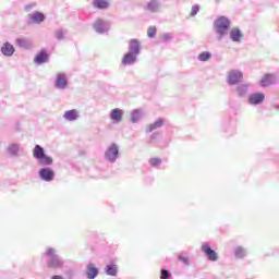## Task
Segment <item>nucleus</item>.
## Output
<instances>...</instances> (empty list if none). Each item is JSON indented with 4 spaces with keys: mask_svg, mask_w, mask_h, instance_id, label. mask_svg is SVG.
Segmentation results:
<instances>
[{
    "mask_svg": "<svg viewBox=\"0 0 279 279\" xmlns=\"http://www.w3.org/2000/svg\"><path fill=\"white\" fill-rule=\"evenodd\" d=\"M143 46L138 39H130L129 41V51L124 53L121 64L123 66H134L141 56Z\"/></svg>",
    "mask_w": 279,
    "mask_h": 279,
    "instance_id": "nucleus-1",
    "label": "nucleus"
},
{
    "mask_svg": "<svg viewBox=\"0 0 279 279\" xmlns=\"http://www.w3.org/2000/svg\"><path fill=\"white\" fill-rule=\"evenodd\" d=\"M44 256H47V267L49 269H62L64 267V260L58 253L54 251V248H47V251L44 253Z\"/></svg>",
    "mask_w": 279,
    "mask_h": 279,
    "instance_id": "nucleus-2",
    "label": "nucleus"
},
{
    "mask_svg": "<svg viewBox=\"0 0 279 279\" xmlns=\"http://www.w3.org/2000/svg\"><path fill=\"white\" fill-rule=\"evenodd\" d=\"M33 156L38 160L40 167H51V165H53V158L47 156V154H45V148L40 145H35Z\"/></svg>",
    "mask_w": 279,
    "mask_h": 279,
    "instance_id": "nucleus-3",
    "label": "nucleus"
},
{
    "mask_svg": "<svg viewBox=\"0 0 279 279\" xmlns=\"http://www.w3.org/2000/svg\"><path fill=\"white\" fill-rule=\"evenodd\" d=\"M216 34H218L219 40L226 36L230 29V20L226 16H220L215 21Z\"/></svg>",
    "mask_w": 279,
    "mask_h": 279,
    "instance_id": "nucleus-4",
    "label": "nucleus"
},
{
    "mask_svg": "<svg viewBox=\"0 0 279 279\" xmlns=\"http://www.w3.org/2000/svg\"><path fill=\"white\" fill-rule=\"evenodd\" d=\"M119 156H120L119 145H117V143H112L106 149L104 159L106 160V162H110V165H114V162H117V160L119 159Z\"/></svg>",
    "mask_w": 279,
    "mask_h": 279,
    "instance_id": "nucleus-5",
    "label": "nucleus"
},
{
    "mask_svg": "<svg viewBox=\"0 0 279 279\" xmlns=\"http://www.w3.org/2000/svg\"><path fill=\"white\" fill-rule=\"evenodd\" d=\"M243 82V72L241 70H230L227 73V84L229 86H236V84H241Z\"/></svg>",
    "mask_w": 279,
    "mask_h": 279,
    "instance_id": "nucleus-6",
    "label": "nucleus"
},
{
    "mask_svg": "<svg viewBox=\"0 0 279 279\" xmlns=\"http://www.w3.org/2000/svg\"><path fill=\"white\" fill-rule=\"evenodd\" d=\"M93 27L96 34H108V32H110V23L106 20H96Z\"/></svg>",
    "mask_w": 279,
    "mask_h": 279,
    "instance_id": "nucleus-7",
    "label": "nucleus"
},
{
    "mask_svg": "<svg viewBox=\"0 0 279 279\" xmlns=\"http://www.w3.org/2000/svg\"><path fill=\"white\" fill-rule=\"evenodd\" d=\"M202 252H204L207 259L211 263H217V260H219V255L215 250H213V247H210V244L204 243L202 245Z\"/></svg>",
    "mask_w": 279,
    "mask_h": 279,
    "instance_id": "nucleus-8",
    "label": "nucleus"
},
{
    "mask_svg": "<svg viewBox=\"0 0 279 279\" xmlns=\"http://www.w3.org/2000/svg\"><path fill=\"white\" fill-rule=\"evenodd\" d=\"M40 180L44 182H53L56 178V172L49 167L41 168L38 172Z\"/></svg>",
    "mask_w": 279,
    "mask_h": 279,
    "instance_id": "nucleus-9",
    "label": "nucleus"
},
{
    "mask_svg": "<svg viewBox=\"0 0 279 279\" xmlns=\"http://www.w3.org/2000/svg\"><path fill=\"white\" fill-rule=\"evenodd\" d=\"M263 101H265V94L263 93L250 94L247 98V104H250V106H260Z\"/></svg>",
    "mask_w": 279,
    "mask_h": 279,
    "instance_id": "nucleus-10",
    "label": "nucleus"
},
{
    "mask_svg": "<svg viewBox=\"0 0 279 279\" xmlns=\"http://www.w3.org/2000/svg\"><path fill=\"white\" fill-rule=\"evenodd\" d=\"M54 86L59 90H64L66 86H69V80H66V75L64 73L57 74V78L54 81Z\"/></svg>",
    "mask_w": 279,
    "mask_h": 279,
    "instance_id": "nucleus-11",
    "label": "nucleus"
},
{
    "mask_svg": "<svg viewBox=\"0 0 279 279\" xmlns=\"http://www.w3.org/2000/svg\"><path fill=\"white\" fill-rule=\"evenodd\" d=\"M35 64H45L46 62H49V53H47V50L41 49L34 58Z\"/></svg>",
    "mask_w": 279,
    "mask_h": 279,
    "instance_id": "nucleus-12",
    "label": "nucleus"
},
{
    "mask_svg": "<svg viewBox=\"0 0 279 279\" xmlns=\"http://www.w3.org/2000/svg\"><path fill=\"white\" fill-rule=\"evenodd\" d=\"M229 38L232 40V43H241L243 38H245V35H243V32H241L240 28H232L229 33Z\"/></svg>",
    "mask_w": 279,
    "mask_h": 279,
    "instance_id": "nucleus-13",
    "label": "nucleus"
},
{
    "mask_svg": "<svg viewBox=\"0 0 279 279\" xmlns=\"http://www.w3.org/2000/svg\"><path fill=\"white\" fill-rule=\"evenodd\" d=\"M274 84H276V75L274 74L264 75L259 82V86H262V88H267V86H271Z\"/></svg>",
    "mask_w": 279,
    "mask_h": 279,
    "instance_id": "nucleus-14",
    "label": "nucleus"
},
{
    "mask_svg": "<svg viewBox=\"0 0 279 279\" xmlns=\"http://www.w3.org/2000/svg\"><path fill=\"white\" fill-rule=\"evenodd\" d=\"M20 151H21V144L19 143L9 144L7 147V154H9V156H11L12 158H19Z\"/></svg>",
    "mask_w": 279,
    "mask_h": 279,
    "instance_id": "nucleus-15",
    "label": "nucleus"
},
{
    "mask_svg": "<svg viewBox=\"0 0 279 279\" xmlns=\"http://www.w3.org/2000/svg\"><path fill=\"white\" fill-rule=\"evenodd\" d=\"M14 51H16V49H14V46L8 41L1 47V53L7 58H12V56H14Z\"/></svg>",
    "mask_w": 279,
    "mask_h": 279,
    "instance_id": "nucleus-16",
    "label": "nucleus"
},
{
    "mask_svg": "<svg viewBox=\"0 0 279 279\" xmlns=\"http://www.w3.org/2000/svg\"><path fill=\"white\" fill-rule=\"evenodd\" d=\"M86 276L88 279H95L99 276V268L95 264L89 263L86 267Z\"/></svg>",
    "mask_w": 279,
    "mask_h": 279,
    "instance_id": "nucleus-17",
    "label": "nucleus"
},
{
    "mask_svg": "<svg viewBox=\"0 0 279 279\" xmlns=\"http://www.w3.org/2000/svg\"><path fill=\"white\" fill-rule=\"evenodd\" d=\"M160 8H162V2L160 0H150L146 5V10L153 13L160 12Z\"/></svg>",
    "mask_w": 279,
    "mask_h": 279,
    "instance_id": "nucleus-18",
    "label": "nucleus"
},
{
    "mask_svg": "<svg viewBox=\"0 0 279 279\" xmlns=\"http://www.w3.org/2000/svg\"><path fill=\"white\" fill-rule=\"evenodd\" d=\"M63 119L65 121H77L80 119V111L77 109H71L64 112Z\"/></svg>",
    "mask_w": 279,
    "mask_h": 279,
    "instance_id": "nucleus-19",
    "label": "nucleus"
},
{
    "mask_svg": "<svg viewBox=\"0 0 279 279\" xmlns=\"http://www.w3.org/2000/svg\"><path fill=\"white\" fill-rule=\"evenodd\" d=\"M165 125V120L162 118L157 119L154 123L146 128V134L154 132V130H160Z\"/></svg>",
    "mask_w": 279,
    "mask_h": 279,
    "instance_id": "nucleus-20",
    "label": "nucleus"
},
{
    "mask_svg": "<svg viewBox=\"0 0 279 279\" xmlns=\"http://www.w3.org/2000/svg\"><path fill=\"white\" fill-rule=\"evenodd\" d=\"M28 19L32 23L40 25L45 21V13L35 11L32 15H28Z\"/></svg>",
    "mask_w": 279,
    "mask_h": 279,
    "instance_id": "nucleus-21",
    "label": "nucleus"
},
{
    "mask_svg": "<svg viewBox=\"0 0 279 279\" xmlns=\"http://www.w3.org/2000/svg\"><path fill=\"white\" fill-rule=\"evenodd\" d=\"M236 95L240 98L246 97L247 93H250V84H240L235 88Z\"/></svg>",
    "mask_w": 279,
    "mask_h": 279,
    "instance_id": "nucleus-22",
    "label": "nucleus"
},
{
    "mask_svg": "<svg viewBox=\"0 0 279 279\" xmlns=\"http://www.w3.org/2000/svg\"><path fill=\"white\" fill-rule=\"evenodd\" d=\"M110 119L112 121H116L117 123L121 122L123 119V110L116 108L113 110H111L110 112Z\"/></svg>",
    "mask_w": 279,
    "mask_h": 279,
    "instance_id": "nucleus-23",
    "label": "nucleus"
},
{
    "mask_svg": "<svg viewBox=\"0 0 279 279\" xmlns=\"http://www.w3.org/2000/svg\"><path fill=\"white\" fill-rule=\"evenodd\" d=\"M93 5L96 10H108L110 3L107 0H94Z\"/></svg>",
    "mask_w": 279,
    "mask_h": 279,
    "instance_id": "nucleus-24",
    "label": "nucleus"
},
{
    "mask_svg": "<svg viewBox=\"0 0 279 279\" xmlns=\"http://www.w3.org/2000/svg\"><path fill=\"white\" fill-rule=\"evenodd\" d=\"M143 119V109H134L131 112V122L138 123Z\"/></svg>",
    "mask_w": 279,
    "mask_h": 279,
    "instance_id": "nucleus-25",
    "label": "nucleus"
},
{
    "mask_svg": "<svg viewBox=\"0 0 279 279\" xmlns=\"http://www.w3.org/2000/svg\"><path fill=\"white\" fill-rule=\"evenodd\" d=\"M105 274L107 276H117V274H119V268L116 264H109L105 267Z\"/></svg>",
    "mask_w": 279,
    "mask_h": 279,
    "instance_id": "nucleus-26",
    "label": "nucleus"
},
{
    "mask_svg": "<svg viewBox=\"0 0 279 279\" xmlns=\"http://www.w3.org/2000/svg\"><path fill=\"white\" fill-rule=\"evenodd\" d=\"M247 252L245 251V248H243V246H238L234 248V256L235 258H245Z\"/></svg>",
    "mask_w": 279,
    "mask_h": 279,
    "instance_id": "nucleus-27",
    "label": "nucleus"
},
{
    "mask_svg": "<svg viewBox=\"0 0 279 279\" xmlns=\"http://www.w3.org/2000/svg\"><path fill=\"white\" fill-rule=\"evenodd\" d=\"M16 45H19L22 49H29L32 44L27 39L17 38Z\"/></svg>",
    "mask_w": 279,
    "mask_h": 279,
    "instance_id": "nucleus-28",
    "label": "nucleus"
},
{
    "mask_svg": "<svg viewBox=\"0 0 279 279\" xmlns=\"http://www.w3.org/2000/svg\"><path fill=\"white\" fill-rule=\"evenodd\" d=\"M213 58V53L208 51H204L201 54H198L199 62H208Z\"/></svg>",
    "mask_w": 279,
    "mask_h": 279,
    "instance_id": "nucleus-29",
    "label": "nucleus"
},
{
    "mask_svg": "<svg viewBox=\"0 0 279 279\" xmlns=\"http://www.w3.org/2000/svg\"><path fill=\"white\" fill-rule=\"evenodd\" d=\"M149 165L153 166V167H160V165H162V159L160 158H150L149 159Z\"/></svg>",
    "mask_w": 279,
    "mask_h": 279,
    "instance_id": "nucleus-30",
    "label": "nucleus"
},
{
    "mask_svg": "<svg viewBox=\"0 0 279 279\" xmlns=\"http://www.w3.org/2000/svg\"><path fill=\"white\" fill-rule=\"evenodd\" d=\"M54 37L57 40H64V31L62 28H59L54 32Z\"/></svg>",
    "mask_w": 279,
    "mask_h": 279,
    "instance_id": "nucleus-31",
    "label": "nucleus"
},
{
    "mask_svg": "<svg viewBox=\"0 0 279 279\" xmlns=\"http://www.w3.org/2000/svg\"><path fill=\"white\" fill-rule=\"evenodd\" d=\"M160 279H171V272L165 268L160 270Z\"/></svg>",
    "mask_w": 279,
    "mask_h": 279,
    "instance_id": "nucleus-32",
    "label": "nucleus"
},
{
    "mask_svg": "<svg viewBox=\"0 0 279 279\" xmlns=\"http://www.w3.org/2000/svg\"><path fill=\"white\" fill-rule=\"evenodd\" d=\"M38 4L36 2H32V3H28L24 7V10L26 12H32V10H34V8H36Z\"/></svg>",
    "mask_w": 279,
    "mask_h": 279,
    "instance_id": "nucleus-33",
    "label": "nucleus"
},
{
    "mask_svg": "<svg viewBox=\"0 0 279 279\" xmlns=\"http://www.w3.org/2000/svg\"><path fill=\"white\" fill-rule=\"evenodd\" d=\"M147 36L148 38H155L156 36V27H149L148 31H147Z\"/></svg>",
    "mask_w": 279,
    "mask_h": 279,
    "instance_id": "nucleus-34",
    "label": "nucleus"
},
{
    "mask_svg": "<svg viewBox=\"0 0 279 279\" xmlns=\"http://www.w3.org/2000/svg\"><path fill=\"white\" fill-rule=\"evenodd\" d=\"M171 38H173V36L171 35V33H165L161 37V40L163 43H169V40H171Z\"/></svg>",
    "mask_w": 279,
    "mask_h": 279,
    "instance_id": "nucleus-35",
    "label": "nucleus"
},
{
    "mask_svg": "<svg viewBox=\"0 0 279 279\" xmlns=\"http://www.w3.org/2000/svg\"><path fill=\"white\" fill-rule=\"evenodd\" d=\"M178 259L181 260V263L183 265H191V262L189 260V257H184L182 255H179Z\"/></svg>",
    "mask_w": 279,
    "mask_h": 279,
    "instance_id": "nucleus-36",
    "label": "nucleus"
},
{
    "mask_svg": "<svg viewBox=\"0 0 279 279\" xmlns=\"http://www.w3.org/2000/svg\"><path fill=\"white\" fill-rule=\"evenodd\" d=\"M197 12H199V4L192 7L191 16H196Z\"/></svg>",
    "mask_w": 279,
    "mask_h": 279,
    "instance_id": "nucleus-37",
    "label": "nucleus"
},
{
    "mask_svg": "<svg viewBox=\"0 0 279 279\" xmlns=\"http://www.w3.org/2000/svg\"><path fill=\"white\" fill-rule=\"evenodd\" d=\"M51 279H64V277L60 276V275H54L51 277Z\"/></svg>",
    "mask_w": 279,
    "mask_h": 279,
    "instance_id": "nucleus-38",
    "label": "nucleus"
},
{
    "mask_svg": "<svg viewBox=\"0 0 279 279\" xmlns=\"http://www.w3.org/2000/svg\"><path fill=\"white\" fill-rule=\"evenodd\" d=\"M150 138H151V141H154V138H156V133H153V134L150 135Z\"/></svg>",
    "mask_w": 279,
    "mask_h": 279,
    "instance_id": "nucleus-39",
    "label": "nucleus"
},
{
    "mask_svg": "<svg viewBox=\"0 0 279 279\" xmlns=\"http://www.w3.org/2000/svg\"><path fill=\"white\" fill-rule=\"evenodd\" d=\"M274 108H275L276 110H279V105H275Z\"/></svg>",
    "mask_w": 279,
    "mask_h": 279,
    "instance_id": "nucleus-40",
    "label": "nucleus"
},
{
    "mask_svg": "<svg viewBox=\"0 0 279 279\" xmlns=\"http://www.w3.org/2000/svg\"><path fill=\"white\" fill-rule=\"evenodd\" d=\"M232 134H234V131H232Z\"/></svg>",
    "mask_w": 279,
    "mask_h": 279,
    "instance_id": "nucleus-41",
    "label": "nucleus"
}]
</instances>
